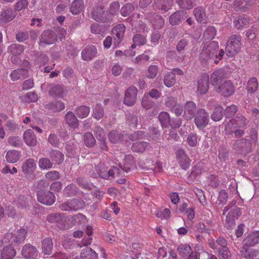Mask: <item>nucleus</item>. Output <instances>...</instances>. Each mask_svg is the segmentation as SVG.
Instances as JSON below:
<instances>
[{"label": "nucleus", "mask_w": 259, "mask_h": 259, "mask_svg": "<svg viewBox=\"0 0 259 259\" xmlns=\"http://www.w3.org/2000/svg\"><path fill=\"white\" fill-rule=\"evenodd\" d=\"M7 161L9 163L16 162L20 158V153L15 150L9 151L6 156Z\"/></svg>", "instance_id": "obj_39"}, {"label": "nucleus", "mask_w": 259, "mask_h": 259, "mask_svg": "<svg viewBox=\"0 0 259 259\" xmlns=\"http://www.w3.org/2000/svg\"><path fill=\"white\" fill-rule=\"evenodd\" d=\"M137 90L135 87H130L125 93L124 103L127 106L133 105L137 100Z\"/></svg>", "instance_id": "obj_12"}, {"label": "nucleus", "mask_w": 259, "mask_h": 259, "mask_svg": "<svg viewBox=\"0 0 259 259\" xmlns=\"http://www.w3.org/2000/svg\"><path fill=\"white\" fill-rule=\"evenodd\" d=\"M149 145V143L146 142H136L133 145L132 149L134 152L142 153L145 151Z\"/></svg>", "instance_id": "obj_40"}, {"label": "nucleus", "mask_w": 259, "mask_h": 259, "mask_svg": "<svg viewBox=\"0 0 259 259\" xmlns=\"http://www.w3.org/2000/svg\"><path fill=\"white\" fill-rule=\"evenodd\" d=\"M179 5L182 8L190 9L192 7V0H176Z\"/></svg>", "instance_id": "obj_64"}, {"label": "nucleus", "mask_w": 259, "mask_h": 259, "mask_svg": "<svg viewBox=\"0 0 259 259\" xmlns=\"http://www.w3.org/2000/svg\"><path fill=\"white\" fill-rule=\"evenodd\" d=\"M141 105L144 108L148 110L153 107L154 103L149 98L148 95H145L142 98Z\"/></svg>", "instance_id": "obj_51"}, {"label": "nucleus", "mask_w": 259, "mask_h": 259, "mask_svg": "<svg viewBox=\"0 0 259 259\" xmlns=\"http://www.w3.org/2000/svg\"><path fill=\"white\" fill-rule=\"evenodd\" d=\"M17 15L15 11L11 9L2 10L0 14V21L2 23H7L13 20Z\"/></svg>", "instance_id": "obj_20"}, {"label": "nucleus", "mask_w": 259, "mask_h": 259, "mask_svg": "<svg viewBox=\"0 0 259 259\" xmlns=\"http://www.w3.org/2000/svg\"><path fill=\"white\" fill-rule=\"evenodd\" d=\"M251 147V143L249 140L246 139H241L237 140L234 145V148L236 149H241L242 151L249 152Z\"/></svg>", "instance_id": "obj_30"}, {"label": "nucleus", "mask_w": 259, "mask_h": 259, "mask_svg": "<svg viewBox=\"0 0 259 259\" xmlns=\"http://www.w3.org/2000/svg\"><path fill=\"white\" fill-rule=\"evenodd\" d=\"M208 88V75L204 74L198 81L197 93L200 95L205 94Z\"/></svg>", "instance_id": "obj_16"}, {"label": "nucleus", "mask_w": 259, "mask_h": 259, "mask_svg": "<svg viewBox=\"0 0 259 259\" xmlns=\"http://www.w3.org/2000/svg\"><path fill=\"white\" fill-rule=\"evenodd\" d=\"M94 132L96 137L99 141H103L105 139V134L101 127L96 126Z\"/></svg>", "instance_id": "obj_53"}, {"label": "nucleus", "mask_w": 259, "mask_h": 259, "mask_svg": "<svg viewBox=\"0 0 259 259\" xmlns=\"http://www.w3.org/2000/svg\"><path fill=\"white\" fill-rule=\"evenodd\" d=\"M23 51V47L19 44H13L8 48V52L13 54L11 60L13 63L17 64L18 63L19 59L18 56Z\"/></svg>", "instance_id": "obj_14"}, {"label": "nucleus", "mask_w": 259, "mask_h": 259, "mask_svg": "<svg viewBox=\"0 0 259 259\" xmlns=\"http://www.w3.org/2000/svg\"><path fill=\"white\" fill-rule=\"evenodd\" d=\"M53 243L50 238H45L42 242V251L45 254H51L52 252Z\"/></svg>", "instance_id": "obj_34"}, {"label": "nucleus", "mask_w": 259, "mask_h": 259, "mask_svg": "<svg viewBox=\"0 0 259 259\" xmlns=\"http://www.w3.org/2000/svg\"><path fill=\"white\" fill-rule=\"evenodd\" d=\"M246 119L244 116L236 117L231 119L226 125V130H232L236 128H244L246 125Z\"/></svg>", "instance_id": "obj_10"}, {"label": "nucleus", "mask_w": 259, "mask_h": 259, "mask_svg": "<svg viewBox=\"0 0 259 259\" xmlns=\"http://www.w3.org/2000/svg\"><path fill=\"white\" fill-rule=\"evenodd\" d=\"M57 40V36L51 30H46L42 33L40 35V42L48 45L55 43Z\"/></svg>", "instance_id": "obj_15"}, {"label": "nucleus", "mask_w": 259, "mask_h": 259, "mask_svg": "<svg viewBox=\"0 0 259 259\" xmlns=\"http://www.w3.org/2000/svg\"><path fill=\"white\" fill-rule=\"evenodd\" d=\"M134 10L133 6L131 4H127L122 7L120 12L123 16H127L130 15Z\"/></svg>", "instance_id": "obj_60"}, {"label": "nucleus", "mask_w": 259, "mask_h": 259, "mask_svg": "<svg viewBox=\"0 0 259 259\" xmlns=\"http://www.w3.org/2000/svg\"><path fill=\"white\" fill-rule=\"evenodd\" d=\"M147 136L145 135V133L143 131H137L130 136V139L131 141H136L138 140H141L146 138Z\"/></svg>", "instance_id": "obj_61"}, {"label": "nucleus", "mask_w": 259, "mask_h": 259, "mask_svg": "<svg viewBox=\"0 0 259 259\" xmlns=\"http://www.w3.org/2000/svg\"><path fill=\"white\" fill-rule=\"evenodd\" d=\"M83 140L85 145L89 147H92L94 146L96 140L92 133L90 132L86 133L83 136Z\"/></svg>", "instance_id": "obj_45"}, {"label": "nucleus", "mask_w": 259, "mask_h": 259, "mask_svg": "<svg viewBox=\"0 0 259 259\" xmlns=\"http://www.w3.org/2000/svg\"><path fill=\"white\" fill-rule=\"evenodd\" d=\"M219 47L218 43L215 41L204 45L200 55L201 61L206 62L209 60H213L214 62L217 64L224 55V51L223 49L220 50L219 54L217 55Z\"/></svg>", "instance_id": "obj_1"}, {"label": "nucleus", "mask_w": 259, "mask_h": 259, "mask_svg": "<svg viewBox=\"0 0 259 259\" xmlns=\"http://www.w3.org/2000/svg\"><path fill=\"white\" fill-rule=\"evenodd\" d=\"M219 256L222 259H227L231 254L227 247H220L219 248Z\"/></svg>", "instance_id": "obj_63"}, {"label": "nucleus", "mask_w": 259, "mask_h": 259, "mask_svg": "<svg viewBox=\"0 0 259 259\" xmlns=\"http://www.w3.org/2000/svg\"><path fill=\"white\" fill-rule=\"evenodd\" d=\"M92 18L96 21L106 23L112 20L113 13L109 12L103 6H96L92 12Z\"/></svg>", "instance_id": "obj_2"}, {"label": "nucleus", "mask_w": 259, "mask_h": 259, "mask_svg": "<svg viewBox=\"0 0 259 259\" xmlns=\"http://www.w3.org/2000/svg\"><path fill=\"white\" fill-rule=\"evenodd\" d=\"M241 36L234 35L231 36L227 43L226 47V55L229 57L235 55L241 48Z\"/></svg>", "instance_id": "obj_3"}, {"label": "nucleus", "mask_w": 259, "mask_h": 259, "mask_svg": "<svg viewBox=\"0 0 259 259\" xmlns=\"http://www.w3.org/2000/svg\"><path fill=\"white\" fill-rule=\"evenodd\" d=\"M251 20L248 17L239 16L234 20V25L237 29H241L246 27Z\"/></svg>", "instance_id": "obj_26"}, {"label": "nucleus", "mask_w": 259, "mask_h": 259, "mask_svg": "<svg viewBox=\"0 0 259 259\" xmlns=\"http://www.w3.org/2000/svg\"><path fill=\"white\" fill-rule=\"evenodd\" d=\"M97 254L92 249L85 248L82 250L79 257L76 259H97Z\"/></svg>", "instance_id": "obj_31"}, {"label": "nucleus", "mask_w": 259, "mask_h": 259, "mask_svg": "<svg viewBox=\"0 0 259 259\" xmlns=\"http://www.w3.org/2000/svg\"><path fill=\"white\" fill-rule=\"evenodd\" d=\"M83 9V2L82 0H74L70 7V12L74 15L80 13Z\"/></svg>", "instance_id": "obj_33"}, {"label": "nucleus", "mask_w": 259, "mask_h": 259, "mask_svg": "<svg viewBox=\"0 0 259 259\" xmlns=\"http://www.w3.org/2000/svg\"><path fill=\"white\" fill-rule=\"evenodd\" d=\"M84 203L78 199H73L62 203L60 208L63 211H76L83 207Z\"/></svg>", "instance_id": "obj_6"}, {"label": "nucleus", "mask_w": 259, "mask_h": 259, "mask_svg": "<svg viewBox=\"0 0 259 259\" xmlns=\"http://www.w3.org/2000/svg\"><path fill=\"white\" fill-rule=\"evenodd\" d=\"M37 199L39 202L47 205H51L55 201L54 194L49 191H39L37 193Z\"/></svg>", "instance_id": "obj_8"}, {"label": "nucleus", "mask_w": 259, "mask_h": 259, "mask_svg": "<svg viewBox=\"0 0 259 259\" xmlns=\"http://www.w3.org/2000/svg\"><path fill=\"white\" fill-rule=\"evenodd\" d=\"M22 255L26 258L32 259L37 256L36 248L30 244L25 245L22 249Z\"/></svg>", "instance_id": "obj_21"}, {"label": "nucleus", "mask_w": 259, "mask_h": 259, "mask_svg": "<svg viewBox=\"0 0 259 259\" xmlns=\"http://www.w3.org/2000/svg\"><path fill=\"white\" fill-rule=\"evenodd\" d=\"M5 124V129L8 132H13L17 128V124L12 120L8 119V117L5 114L0 115V138L4 139L5 133L2 124Z\"/></svg>", "instance_id": "obj_4"}, {"label": "nucleus", "mask_w": 259, "mask_h": 259, "mask_svg": "<svg viewBox=\"0 0 259 259\" xmlns=\"http://www.w3.org/2000/svg\"><path fill=\"white\" fill-rule=\"evenodd\" d=\"M224 71L221 69H217L211 74L210 81L214 87L221 85L224 82Z\"/></svg>", "instance_id": "obj_17"}, {"label": "nucleus", "mask_w": 259, "mask_h": 259, "mask_svg": "<svg viewBox=\"0 0 259 259\" xmlns=\"http://www.w3.org/2000/svg\"><path fill=\"white\" fill-rule=\"evenodd\" d=\"M64 92V89L61 85H55L50 89V95L54 97H62Z\"/></svg>", "instance_id": "obj_42"}, {"label": "nucleus", "mask_w": 259, "mask_h": 259, "mask_svg": "<svg viewBox=\"0 0 259 259\" xmlns=\"http://www.w3.org/2000/svg\"><path fill=\"white\" fill-rule=\"evenodd\" d=\"M106 30L107 27L105 25H101L94 23L91 26V32L95 34H100L103 36Z\"/></svg>", "instance_id": "obj_37"}, {"label": "nucleus", "mask_w": 259, "mask_h": 259, "mask_svg": "<svg viewBox=\"0 0 259 259\" xmlns=\"http://www.w3.org/2000/svg\"><path fill=\"white\" fill-rule=\"evenodd\" d=\"M52 163L47 158H41L38 161V166L41 169H48L52 167Z\"/></svg>", "instance_id": "obj_48"}, {"label": "nucleus", "mask_w": 259, "mask_h": 259, "mask_svg": "<svg viewBox=\"0 0 259 259\" xmlns=\"http://www.w3.org/2000/svg\"><path fill=\"white\" fill-rule=\"evenodd\" d=\"M47 109H52L54 111H61L65 108L64 104L62 102L50 103L45 105Z\"/></svg>", "instance_id": "obj_47"}, {"label": "nucleus", "mask_w": 259, "mask_h": 259, "mask_svg": "<svg viewBox=\"0 0 259 259\" xmlns=\"http://www.w3.org/2000/svg\"><path fill=\"white\" fill-rule=\"evenodd\" d=\"M176 157L181 167L183 169L186 170L189 167L191 161L183 149H179L177 151Z\"/></svg>", "instance_id": "obj_13"}, {"label": "nucleus", "mask_w": 259, "mask_h": 259, "mask_svg": "<svg viewBox=\"0 0 259 259\" xmlns=\"http://www.w3.org/2000/svg\"><path fill=\"white\" fill-rule=\"evenodd\" d=\"M97 53L96 48L94 46H89L82 51L81 57L83 60H91L95 57Z\"/></svg>", "instance_id": "obj_19"}, {"label": "nucleus", "mask_w": 259, "mask_h": 259, "mask_svg": "<svg viewBox=\"0 0 259 259\" xmlns=\"http://www.w3.org/2000/svg\"><path fill=\"white\" fill-rule=\"evenodd\" d=\"M194 14L196 19L200 23H205L206 21V15L203 8L198 7L194 9Z\"/></svg>", "instance_id": "obj_36"}, {"label": "nucleus", "mask_w": 259, "mask_h": 259, "mask_svg": "<svg viewBox=\"0 0 259 259\" xmlns=\"http://www.w3.org/2000/svg\"><path fill=\"white\" fill-rule=\"evenodd\" d=\"M23 139L25 143L29 146L33 147L37 144L36 138L31 130H27L24 133Z\"/></svg>", "instance_id": "obj_23"}, {"label": "nucleus", "mask_w": 259, "mask_h": 259, "mask_svg": "<svg viewBox=\"0 0 259 259\" xmlns=\"http://www.w3.org/2000/svg\"><path fill=\"white\" fill-rule=\"evenodd\" d=\"M158 118L162 127H167L169 125L172 128H177L179 127L181 124V121L179 119L176 120V124H174L172 123H170V116L168 113L166 112H161L159 115Z\"/></svg>", "instance_id": "obj_11"}, {"label": "nucleus", "mask_w": 259, "mask_h": 259, "mask_svg": "<svg viewBox=\"0 0 259 259\" xmlns=\"http://www.w3.org/2000/svg\"><path fill=\"white\" fill-rule=\"evenodd\" d=\"M216 30L214 27H208L205 31L203 37L205 39H212L215 35Z\"/></svg>", "instance_id": "obj_54"}, {"label": "nucleus", "mask_w": 259, "mask_h": 259, "mask_svg": "<svg viewBox=\"0 0 259 259\" xmlns=\"http://www.w3.org/2000/svg\"><path fill=\"white\" fill-rule=\"evenodd\" d=\"M90 111V109L88 107L81 106L77 109L76 114L79 118H83L89 115Z\"/></svg>", "instance_id": "obj_50"}, {"label": "nucleus", "mask_w": 259, "mask_h": 259, "mask_svg": "<svg viewBox=\"0 0 259 259\" xmlns=\"http://www.w3.org/2000/svg\"><path fill=\"white\" fill-rule=\"evenodd\" d=\"M243 247H251L259 243V231L249 233L244 240Z\"/></svg>", "instance_id": "obj_18"}, {"label": "nucleus", "mask_w": 259, "mask_h": 259, "mask_svg": "<svg viewBox=\"0 0 259 259\" xmlns=\"http://www.w3.org/2000/svg\"><path fill=\"white\" fill-rule=\"evenodd\" d=\"M65 118L66 123L69 126L74 128L78 127V120L72 112H68L65 115Z\"/></svg>", "instance_id": "obj_35"}, {"label": "nucleus", "mask_w": 259, "mask_h": 259, "mask_svg": "<svg viewBox=\"0 0 259 259\" xmlns=\"http://www.w3.org/2000/svg\"><path fill=\"white\" fill-rule=\"evenodd\" d=\"M185 12L183 11H179L172 14L169 19V21L172 25H176L180 24L182 20L184 19Z\"/></svg>", "instance_id": "obj_29"}, {"label": "nucleus", "mask_w": 259, "mask_h": 259, "mask_svg": "<svg viewBox=\"0 0 259 259\" xmlns=\"http://www.w3.org/2000/svg\"><path fill=\"white\" fill-rule=\"evenodd\" d=\"M110 141L112 143H117L121 140V136L117 131H111L108 135Z\"/></svg>", "instance_id": "obj_55"}, {"label": "nucleus", "mask_w": 259, "mask_h": 259, "mask_svg": "<svg viewBox=\"0 0 259 259\" xmlns=\"http://www.w3.org/2000/svg\"><path fill=\"white\" fill-rule=\"evenodd\" d=\"M155 215L157 217L160 218L161 219H168L170 215V210L169 208H165L162 211H157Z\"/></svg>", "instance_id": "obj_58"}, {"label": "nucleus", "mask_w": 259, "mask_h": 259, "mask_svg": "<svg viewBox=\"0 0 259 259\" xmlns=\"http://www.w3.org/2000/svg\"><path fill=\"white\" fill-rule=\"evenodd\" d=\"M50 157L53 161L59 164L64 160V155L58 150H53L50 153Z\"/></svg>", "instance_id": "obj_43"}, {"label": "nucleus", "mask_w": 259, "mask_h": 259, "mask_svg": "<svg viewBox=\"0 0 259 259\" xmlns=\"http://www.w3.org/2000/svg\"><path fill=\"white\" fill-rule=\"evenodd\" d=\"M163 81L165 85L168 88L172 87L176 82L175 74L172 72L167 73L164 77Z\"/></svg>", "instance_id": "obj_38"}, {"label": "nucleus", "mask_w": 259, "mask_h": 259, "mask_svg": "<svg viewBox=\"0 0 259 259\" xmlns=\"http://www.w3.org/2000/svg\"><path fill=\"white\" fill-rule=\"evenodd\" d=\"M173 0H155L156 7L161 11H167L173 4Z\"/></svg>", "instance_id": "obj_27"}, {"label": "nucleus", "mask_w": 259, "mask_h": 259, "mask_svg": "<svg viewBox=\"0 0 259 259\" xmlns=\"http://www.w3.org/2000/svg\"><path fill=\"white\" fill-rule=\"evenodd\" d=\"M158 71V67L156 65H150L148 69V71L147 73V76L149 78H154Z\"/></svg>", "instance_id": "obj_57"}, {"label": "nucleus", "mask_w": 259, "mask_h": 259, "mask_svg": "<svg viewBox=\"0 0 259 259\" xmlns=\"http://www.w3.org/2000/svg\"><path fill=\"white\" fill-rule=\"evenodd\" d=\"M125 30V27L123 24L116 25L112 29V33L115 36L113 42V46L117 47L121 42Z\"/></svg>", "instance_id": "obj_9"}, {"label": "nucleus", "mask_w": 259, "mask_h": 259, "mask_svg": "<svg viewBox=\"0 0 259 259\" xmlns=\"http://www.w3.org/2000/svg\"><path fill=\"white\" fill-rule=\"evenodd\" d=\"M209 120V115L203 109H200L196 112L194 122L198 128L203 129L208 124Z\"/></svg>", "instance_id": "obj_5"}, {"label": "nucleus", "mask_w": 259, "mask_h": 259, "mask_svg": "<svg viewBox=\"0 0 259 259\" xmlns=\"http://www.w3.org/2000/svg\"><path fill=\"white\" fill-rule=\"evenodd\" d=\"M158 130L157 127H152L150 129L149 135L147 136L146 139L149 140L155 141L159 137Z\"/></svg>", "instance_id": "obj_59"}, {"label": "nucleus", "mask_w": 259, "mask_h": 259, "mask_svg": "<svg viewBox=\"0 0 259 259\" xmlns=\"http://www.w3.org/2000/svg\"><path fill=\"white\" fill-rule=\"evenodd\" d=\"M258 87V82L257 79L255 77L251 78L247 82V85L246 89L248 93H254Z\"/></svg>", "instance_id": "obj_44"}, {"label": "nucleus", "mask_w": 259, "mask_h": 259, "mask_svg": "<svg viewBox=\"0 0 259 259\" xmlns=\"http://www.w3.org/2000/svg\"><path fill=\"white\" fill-rule=\"evenodd\" d=\"M36 167V164L33 158L27 159L21 166L22 170L24 173H31L35 170Z\"/></svg>", "instance_id": "obj_25"}, {"label": "nucleus", "mask_w": 259, "mask_h": 259, "mask_svg": "<svg viewBox=\"0 0 259 259\" xmlns=\"http://www.w3.org/2000/svg\"><path fill=\"white\" fill-rule=\"evenodd\" d=\"M250 0H235V6L236 7L245 11L251 4Z\"/></svg>", "instance_id": "obj_52"}, {"label": "nucleus", "mask_w": 259, "mask_h": 259, "mask_svg": "<svg viewBox=\"0 0 259 259\" xmlns=\"http://www.w3.org/2000/svg\"><path fill=\"white\" fill-rule=\"evenodd\" d=\"M15 255L16 251L14 247L8 245L2 251L1 259H12Z\"/></svg>", "instance_id": "obj_32"}, {"label": "nucleus", "mask_w": 259, "mask_h": 259, "mask_svg": "<svg viewBox=\"0 0 259 259\" xmlns=\"http://www.w3.org/2000/svg\"><path fill=\"white\" fill-rule=\"evenodd\" d=\"M120 167L124 171L128 172L131 169L135 167V161L133 156L131 155H126L124 161L120 164Z\"/></svg>", "instance_id": "obj_24"}, {"label": "nucleus", "mask_w": 259, "mask_h": 259, "mask_svg": "<svg viewBox=\"0 0 259 259\" xmlns=\"http://www.w3.org/2000/svg\"><path fill=\"white\" fill-rule=\"evenodd\" d=\"M27 75L26 69L18 68L13 70L10 74L11 78L13 81L25 78Z\"/></svg>", "instance_id": "obj_28"}, {"label": "nucleus", "mask_w": 259, "mask_h": 259, "mask_svg": "<svg viewBox=\"0 0 259 259\" xmlns=\"http://www.w3.org/2000/svg\"><path fill=\"white\" fill-rule=\"evenodd\" d=\"M214 90L225 97H229L234 92L233 84L229 80L224 81L221 85L214 87Z\"/></svg>", "instance_id": "obj_7"}, {"label": "nucleus", "mask_w": 259, "mask_h": 259, "mask_svg": "<svg viewBox=\"0 0 259 259\" xmlns=\"http://www.w3.org/2000/svg\"><path fill=\"white\" fill-rule=\"evenodd\" d=\"M179 253L181 255H187L189 254L192 249L189 245L187 244H181L178 247Z\"/></svg>", "instance_id": "obj_56"}, {"label": "nucleus", "mask_w": 259, "mask_h": 259, "mask_svg": "<svg viewBox=\"0 0 259 259\" xmlns=\"http://www.w3.org/2000/svg\"><path fill=\"white\" fill-rule=\"evenodd\" d=\"M104 115V111L101 105L97 104L93 109V117L99 120L101 119Z\"/></svg>", "instance_id": "obj_49"}, {"label": "nucleus", "mask_w": 259, "mask_h": 259, "mask_svg": "<svg viewBox=\"0 0 259 259\" xmlns=\"http://www.w3.org/2000/svg\"><path fill=\"white\" fill-rule=\"evenodd\" d=\"M196 106L192 101L187 102L184 107V116L187 119H191L194 116L196 111Z\"/></svg>", "instance_id": "obj_22"}, {"label": "nucleus", "mask_w": 259, "mask_h": 259, "mask_svg": "<svg viewBox=\"0 0 259 259\" xmlns=\"http://www.w3.org/2000/svg\"><path fill=\"white\" fill-rule=\"evenodd\" d=\"M247 247H243L240 251L242 257L247 259H252L257 255V251L254 249H247Z\"/></svg>", "instance_id": "obj_41"}, {"label": "nucleus", "mask_w": 259, "mask_h": 259, "mask_svg": "<svg viewBox=\"0 0 259 259\" xmlns=\"http://www.w3.org/2000/svg\"><path fill=\"white\" fill-rule=\"evenodd\" d=\"M223 108L220 106H217L211 115V119L214 121L221 120L223 116Z\"/></svg>", "instance_id": "obj_46"}, {"label": "nucleus", "mask_w": 259, "mask_h": 259, "mask_svg": "<svg viewBox=\"0 0 259 259\" xmlns=\"http://www.w3.org/2000/svg\"><path fill=\"white\" fill-rule=\"evenodd\" d=\"M187 140L189 146L194 147L197 144L198 137L196 135L191 133L188 136Z\"/></svg>", "instance_id": "obj_62"}]
</instances>
